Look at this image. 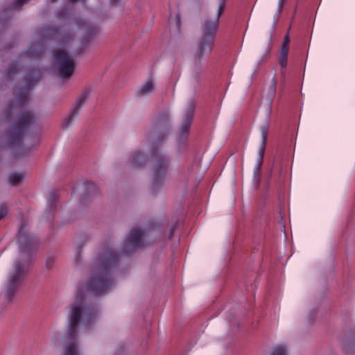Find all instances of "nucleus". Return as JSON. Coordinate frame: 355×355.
Here are the masks:
<instances>
[{
  "label": "nucleus",
  "mask_w": 355,
  "mask_h": 355,
  "mask_svg": "<svg viewBox=\"0 0 355 355\" xmlns=\"http://www.w3.org/2000/svg\"><path fill=\"white\" fill-rule=\"evenodd\" d=\"M116 260L114 253L105 254L98 261L95 270L89 279L78 286L75 300L70 305L67 314L68 331L70 334H74L80 327H89L96 317V311L85 305L83 292L100 294L106 291L111 284L110 274Z\"/></svg>",
  "instance_id": "obj_1"
},
{
  "label": "nucleus",
  "mask_w": 355,
  "mask_h": 355,
  "mask_svg": "<svg viewBox=\"0 0 355 355\" xmlns=\"http://www.w3.org/2000/svg\"><path fill=\"white\" fill-rule=\"evenodd\" d=\"M53 58L60 76L62 78H69L72 75L75 67L72 58L62 48H59L55 52Z\"/></svg>",
  "instance_id": "obj_2"
},
{
  "label": "nucleus",
  "mask_w": 355,
  "mask_h": 355,
  "mask_svg": "<svg viewBox=\"0 0 355 355\" xmlns=\"http://www.w3.org/2000/svg\"><path fill=\"white\" fill-rule=\"evenodd\" d=\"M23 265L19 262H16L14 270L8 279L3 295L6 300H10L11 296L16 290L17 286L19 282L20 277L24 272Z\"/></svg>",
  "instance_id": "obj_3"
},
{
  "label": "nucleus",
  "mask_w": 355,
  "mask_h": 355,
  "mask_svg": "<svg viewBox=\"0 0 355 355\" xmlns=\"http://www.w3.org/2000/svg\"><path fill=\"white\" fill-rule=\"evenodd\" d=\"M226 0H219L218 8L216 16L212 18H207L205 20V33L208 36H213L217 29L218 19L225 8Z\"/></svg>",
  "instance_id": "obj_4"
},
{
  "label": "nucleus",
  "mask_w": 355,
  "mask_h": 355,
  "mask_svg": "<svg viewBox=\"0 0 355 355\" xmlns=\"http://www.w3.org/2000/svg\"><path fill=\"white\" fill-rule=\"evenodd\" d=\"M205 21L204 22V24L202 26V41L200 42L198 49L196 50V53L198 54V56H202L211 52L213 46L212 39L215 35H214L213 36L207 35L205 33ZM215 33H216V31Z\"/></svg>",
  "instance_id": "obj_5"
},
{
  "label": "nucleus",
  "mask_w": 355,
  "mask_h": 355,
  "mask_svg": "<svg viewBox=\"0 0 355 355\" xmlns=\"http://www.w3.org/2000/svg\"><path fill=\"white\" fill-rule=\"evenodd\" d=\"M168 160L165 157H161L157 161L153 169V178L155 183L163 181L167 168Z\"/></svg>",
  "instance_id": "obj_6"
},
{
  "label": "nucleus",
  "mask_w": 355,
  "mask_h": 355,
  "mask_svg": "<svg viewBox=\"0 0 355 355\" xmlns=\"http://www.w3.org/2000/svg\"><path fill=\"white\" fill-rule=\"evenodd\" d=\"M155 80L153 78H148L137 89V95L146 96L151 94L155 89Z\"/></svg>",
  "instance_id": "obj_7"
},
{
  "label": "nucleus",
  "mask_w": 355,
  "mask_h": 355,
  "mask_svg": "<svg viewBox=\"0 0 355 355\" xmlns=\"http://www.w3.org/2000/svg\"><path fill=\"white\" fill-rule=\"evenodd\" d=\"M144 233L140 230H133L130 234V243L134 247H140L143 244Z\"/></svg>",
  "instance_id": "obj_8"
},
{
  "label": "nucleus",
  "mask_w": 355,
  "mask_h": 355,
  "mask_svg": "<svg viewBox=\"0 0 355 355\" xmlns=\"http://www.w3.org/2000/svg\"><path fill=\"white\" fill-rule=\"evenodd\" d=\"M269 126H270V121L268 119L259 128V130L261 132V144H260L259 148H263V150L266 149Z\"/></svg>",
  "instance_id": "obj_9"
},
{
  "label": "nucleus",
  "mask_w": 355,
  "mask_h": 355,
  "mask_svg": "<svg viewBox=\"0 0 355 355\" xmlns=\"http://www.w3.org/2000/svg\"><path fill=\"white\" fill-rule=\"evenodd\" d=\"M130 160L132 165L139 166L144 160V151L141 150L134 151L130 157Z\"/></svg>",
  "instance_id": "obj_10"
},
{
  "label": "nucleus",
  "mask_w": 355,
  "mask_h": 355,
  "mask_svg": "<svg viewBox=\"0 0 355 355\" xmlns=\"http://www.w3.org/2000/svg\"><path fill=\"white\" fill-rule=\"evenodd\" d=\"M33 121V116L30 112H26L20 116L18 122L19 128H24L31 124Z\"/></svg>",
  "instance_id": "obj_11"
},
{
  "label": "nucleus",
  "mask_w": 355,
  "mask_h": 355,
  "mask_svg": "<svg viewBox=\"0 0 355 355\" xmlns=\"http://www.w3.org/2000/svg\"><path fill=\"white\" fill-rule=\"evenodd\" d=\"M193 112V106H191L187 112L186 113V115H185V122H184V125H182V135H187V132L189 130V125H190V123H191V119H192Z\"/></svg>",
  "instance_id": "obj_12"
},
{
  "label": "nucleus",
  "mask_w": 355,
  "mask_h": 355,
  "mask_svg": "<svg viewBox=\"0 0 355 355\" xmlns=\"http://www.w3.org/2000/svg\"><path fill=\"white\" fill-rule=\"evenodd\" d=\"M25 176L23 173L19 172H13L10 174L8 180L9 182L12 185H17L22 182Z\"/></svg>",
  "instance_id": "obj_13"
},
{
  "label": "nucleus",
  "mask_w": 355,
  "mask_h": 355,
  "mask_svg": "<svg viewBox=\"0 0 355 355\" xmlns=\"http://www.w3.org/2000/svg\"><path fill=\"white\" fill-rule=\"evenodd\" d=\"M88 97H89V94L87 92H85V93L83 94L77 99L76 104L71 110L70 116L76 112V110H78L79 107H80L87 101V100L88 99Z\"/></svg>",
  "instance_id": "obj_14"
},
{
  "label": "nucleus",
  "mask_w": 355,
  "mask_h": 355,
  "mask_svg": "<svg viewBox=\"0 0 355 355\" xmlns=\"http://www.w3.org/2000/svg\"><path fill=\"white\" fill-rule=\"evenodd\" d=\"M288 354V347L285 345H279L274 347L270 355H287Z\"/></svg>",
  "instance_id": "obj_15"
},
{
  "label": "nucleus",
  "mask_w": 355,
  "mask_h": 355,
  "mask_svg": "<svg viewBox=\"0 0 355 355\" xmlns=\"http://www.w3.org/2000/svg\"><path fill=\"white\" fill-rule=\"evenodd\" d=\"M71 28L73 30L78 28L80 31L85 30L87 32H90V27L86 24L85 21H82L80 23H73L71 24Z\"/></svg>",
  "instance_id": "obj_16"
},
{
  "label": "nucleus",
  "mask_w": 355,
  "mask_h": 355,
  "mask_svg": "<svg viewBox=\"0 0 355 355\" xmlns=\"http://www.w3.org/2000/svg\"><path fill=\"white\" fill-rule=\"evenodd\" d=\"M264 153L265 150H263V148L258 149V159L255 165L256 166H257V168H261L262 166Z\"/></svg>",
  "instance_id": "obj_17"
},
{
  "label": "nucleus",
  "mask_w": 355,
  "mask_h": 355,
  "mask_svg": "<svg viewBox=\"0 0 355 355\" xmlns=\"http://www.w3.org/2000/svg\"><path fill=\"white\" fill-rule=\"evenodd\" d=\"M64 355H78L76 347L75 345H69L65 349Z\"/></svg>",
  "instance_id": "obj_18"
},
{
  "label": "nucleus",
  "mask_w": 355,
  "mask_h": 355,
  "mask_svg": "<svg viewBox=\"0 0 355 355\" xmlns=\"http://www.w3.org/2000/svg\"><path fill=\"white\" fill-rule=\"evenodd\" d=\"M287 55L285 53H280L279 64L282 69H285L287 65Z\"/></svg>",
  "instance_id": "obj_19"
},
{
  "label": "nucleus",
  "mask_w": 355,
  "mask_h": 355,
  "mask_svg": "<svg viewBox=\"0 0 355 355\" xmlns=\"http://www.w3.org/2000/svg\"><path fill=\"white\" fill-rule=\"evenodd\" d=\"M288 43H289V39H288V37L286 36L285 38V40L282 44L280 53L288 54V49H289Z\"/></svg>",
  "instance_id": "obj_20"
},
{
  "label": "nucleus",
  "mask_w": 355,
  "mask_h": 355,
  "mask_svg": "<svg viewBox=\"0 0 355 355\" xmlns=\"http://www.w3.org/2000/svg\"><path fill=\"white\" fill-rule=\"evenodd\" d=\"M7 207L4 205L0 207V220L7 214Z\"/></svg>",
  "instance_id": "obj_21"
},
{
  "label": "nucleus",
  "mask_w": 355,
  "mask_h": 355,
  "mask_svg": "<svg viewBox=\"0 0 355 355\" xmlns=\"http://www.w3.org/2000/svg\"><path fill=\"white\" fill-rule=\"evenodd\" d=\"M260 170H261V168H257V166H254V178H256V179H259V175H260Z\"/></svg>",
  "instance_id": "obj_22"
},
{
  "label": "nucleus",
  "mask_w": 355,
  "mask_h": 355,
  "mask_svg": "<svg viewBox=\"0 0 355 355\" xmlns=\"http://www.w3.org/2000/svg\"><path fill=\"white\" fill-rule=\"evenodd\" d=\"M29 0H16V3L17 6H23L24 4L28 2Z\"/></svg>",
  "instance_id": "obj_23"
},
{
  "label": "nucleus",
  "mask_w": 355,
  "mask_h": 355,
  "mask_svg": "<svg viewBox=\"0 0 355 355\" xmlns=\"http://www.w3.org/2000/svg\"><path fill=\"white\" fill-rule=\"evenodd\" d=\"M268 51H267L264 53V55H263L260 58V59H259V63H261V62H264V61L266 60V58H267V56H268Z\"/></svg>",
  "instance_id": "obj_24"
},
{
  "label": "nucleus",
  "mask_w": 355,
  "mask_h": 355,
  "mask_svg": "<svg viewBox=\"0 0 355 355\" xmlns=\"http://www.w3.org/2000/svg\"><path fill=\"white\" fill-rule=\"evenodd\" d=\"M284 2V0H279V2H278V11L279 12H280V10H282Z\"/></svg>",
  "instance_id": "obj_25"
},
{
  "label": "nucleus",
  "mask_w": 355,
  "mask_h": 355,
  "mask_svg": "<svg viewBox=\"0 0 355 355\" xmlns=\"http://www.w3.org/2000/svg\"><path fill=\"white\" fill-rule=\"evenodd\" d=\"M270 110H271V101H270L269 103V108H268V114H270Z\"/></svg>",
  "instance_id": "obj_26"
},
{
  "label": "nucleus",
  "mask_w": 355,
  "mask_h": 355,
  "mask_svg": "<svg viewBox=\"0 0 355 355\" xmlns=\"http://www.w3.org/2000/svg\"><path fill=\"white\" fill-rule=\"evenodd\" d=\"M69 40L68 36H64V37H63V40H64V41H66V40Z\"/></svg>",
  "instance_id": "obj_27"
},
{
  "label": "nucleus",
  "mask_w": 355,
  "mask_h": 355,
  "mask_svg": "<svg viewBox=\"0 0 355 355\" xmlns=\"http://www.w3.org/2000/svg\"><path fill=\"white\" fill-rule=\"evenodd\" d=\"M274 92H275V89H274V87H273V88H272V93H274Z\"/></svg>",
  "instance_id": "obj_28"
},
{
  "label": "nucleus",
  "mask_w": 355,
  "mask_h": 355,
  "mask_svg": "<svg viewBox=\"0 0 355 355\" xmlns=\"http://www.w3.org/2000/svg\"><path fill=\"white\" fill-rule=\"evenodd\" d=\"M114 1H117V0H113Z\"/></svg>",
  "instance_id": "obj_29"
}]
</instances>
